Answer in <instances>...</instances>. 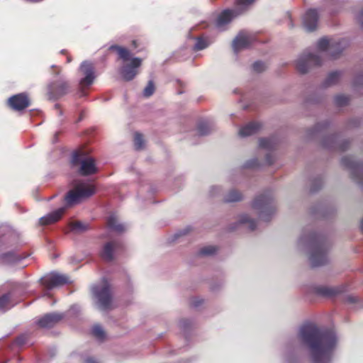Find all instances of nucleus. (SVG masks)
<instances>
[{
    "mask_svg": "<svg viewBox=\"0 0 363 363\" xmlns=\"http://www.w3.org/2000/svg\"><path fill=\"white\" fill-rule=\"evenodd\" d=\"M298 338L308 347L313 363H330L338 344L333 330H325L313 323H307L299 328Z\"/></svg>",
    "mask_w": 363,
    "mask_h": 363,
    "instance_id": "obj_1",
    "label": "nucleus"
},
{
    "mask_svg": "<svg viewBox=\"0 0 363 363\" xmlns=\"http://www.w3.org/2000/svg\"><path fill=\"white\" fill-rule=\"evenodd\" d=\"M348 45L343 38H323L317 43V50L305 52L296 60V67L301 73H306L314 67L322 64L325 59H336Z\"/></svg>",
    "mask_w": 363,
    "mask_h": 363,
    "instance_id": "obj_2",
    "label": "nucleus"
},
{
    "mask_svg": "<svg viewBox=\"0 0 363 363\" xmlns=\"http://www.w3.org/2000/svg\"><path fill=\"white\" fill-rule=\"evenodd\" d=\"M300 244H307L310 248V261L313 267L324 264L328 261L327 248L313 233L303 234L299 238Z\"/></svg>",
    "mask_w": 363,
    "mask_h": 363,
    "instance_id": "obj_3",
    "label": "nucleus"
},
{
    "mask_svg": "<svg viewBox=\"0 0 363 363\" xmlns=\"http://www.w3.org/2000/svg\"><path fill=\"white\" fill-rule=\"evenodd\" d=\"M110 49L116 50L119 57L123 60V65L120 69L122 78L125 81L133 79L139 73L142 60L138 57H131L130 51L125 48L114 45L111 46Z\"/></svg>",
    "mask_w": 363,
    "mask_h": 363,
    "instance_id": "obj_4",
    "label": "nucleus"
},
{
    "mask_svg": "<svg viewBox=\"0 0 363 363\" xmlns=\"http://www.w3.org/2000/svg\"><path fill=\"white\" fill-rule=\"evenodd\" d=\"M95 193L94 186L89 182H77L72 189L69 190L65 197L67 206L79 203Z\"/></svg>",
    "mask_w": 363,
    "mask_h": 363,
    "instance_id": "obj_5",
    "label": "nucleus"
},
{
    "mask_svg": "<svg viewBox=\"0 0 363 363\" xmlns=\"http://www.w3.org/2000/svg\"><path fill=\"white\" fill-rule=\"evenodd\" d=\"M72 163L79 167L78 170L82 175L94 174L98 171L96 160L84 150H79L73 153Z\"/></svg>",
    "mask_w": 363,
    "mask_h": 363,
    "instance_id": "obj_6",
    "label": "nucleus"
},
{
    "mask_svg": "<svg viewBox=\"0 0 363 363\" xmlns=\"http://www.w3.org/2000/svg\"><path fill=\"white\" fill-rule=\"evenodd\" d=\"M252 207L259 218L264 220H268L275 212L273 198L269 194L257 196L252 202Z\"/></svg>",
    "mask_w": 363,
    "mask_h": 363,
    "instance_id": "obj_7",
    "label": "nucleus"
},
{
    "mask_svg": "<svg viewBox=\"0 0 363 363\" xmlns=\"http://www.w3.org/2000/svg\"><path fill=\"white\" fill-rule=\"evenodd\" d=\"M92 293L95 303L99 310L106 311L112 308L110 287L106 283L94 286Z\"/></svg>",
    "mask_w": 363,
    "mask_h": 363,
    "instance_id": "obj_8",
    "label": "nucleus"
},
{
    "mask_svg": "<svg viewBox=\"0 0 363 363\" xmlns=\"http://www.w3.org/2000/svg\"><path fill=\"white\" fill-rule=\"evenodd\" d=\"M255 1V0H236L237 8L235 9L224 10L218 16L216 23H229L247 9Z\"/></svg>",
    "mask_w": 363,
    "mask_h": 363,
    "instance_id": "obj_9",
    "label": "nucleus"
},
{
    "mask_svg": "<svg viewBox=\"0 0 363 363\" xmlns=\"http://www.w3.org/2000/svg\"><path fill=\"white\" fill-rule=\"evenodd\" d=\"M79 75L81 89L89 87L96 78L94 65L89 62H83L79 67Z\"/></svg>",
    "mask_w": 363,
    "mask_h": 363,
    "instance_id": "obj_10",
    "label": "nucleus"
},
{
    "mask_svg": "<svg viewBox=\"0 0 363 363\" xmlns=\"http://www.w3.org/2000/svg\"><path fill=\"white\" fill-rule=\"evenodd\" d=\"M41 282L45 289L48 291L55 287L69 282L67 277L57 273H50L41 279Z\"/></svg>",
    "mask_w": 363,
    "mask_h": 363,
    "instance_id": "obj_11",
    "label": "nucleus"
},
{
    "mask_svg": "<svg viewBox=\"0 0 363 363\" xmlns=\"http://www.w3.org/2000/svg\"><path fill=\"white\" fill-rule=\"evenodd\" d=\"M252 36L246 31L240 32L233 41L232 47L235 54L247 48L252 43Z\"/></svg>",
    "mask_w": 363,
    "mask_h": 363,
    "instance_id": "obj_12",
    "label": "nucleus"
},
{
    "mask_svg": "<svg viewBox=\"0 0 363 363\" xmlns=\"http://www.w3.org/2000/svg\"><path fill=\"white\" fill-rule=\"evenodd\" d=\"M64 317L62 313H48L40 318L37 323L39 327L43 328H49L54 326L56 323H57L60 320H61Z\"/></svg>",
    "mask_w": 363,
    "mask_h": 363,
    "instance_id": "obj_13",
    "label": "nucleus"
},
{
    "mask_svg": "<svg viewBox=\"0 0 363 363\" xmlns=\"http://www.w3.org/2000/svg\"><path fill=\"white\" fill-rule=\"evenodd\" d=\"M9 106L16 111H21L27 108L29 104V99L25 94H18L11 96L9 99Z\"/></svg>",
    "mask_w": 363,
    "mask_h": 363,
    "instance_id": "obj_14",
    "label": "nucleus"
},
{
    "mask_svg": "<svg viewBox=\"0 0 363 363\" xmlns=\"http://www.w3.org/2000/svg\"><path fill=\"white\" fill-rule=\"evenodd\" d=\"M119 244L116 241L106 243L101 252V256L106 261H111L114 257V253L118 248Z\"/></svg>",
    "mask_w": 363,
    "mask_h": 363,
    "instance_id": "obj_15",
    "label": "nucleus"
},
{
    "mask_svg": "<svg viewBox=\"0 0 363 363\" xmlns=\"http://www.w3.org/2000/svg\"><path fill=\"white\" fill-rule=\"evenodd\" d=\"M65 211V208L63 207L47 214L40 219V224L49 225L57 222L60 219Z\"/></svg>",
    "mask_w": 363,
    "mask_h": 363,
    "instance_id": "obj_16",
    "label": "nucleus"
},
{
    "mask_svg": "<svg viewBox=\"0 0 363 363\" xmlns=\"http://www.w3.org/2000/svg\"><path fill=\"white\" fill-rule=\"evenodd\" d=\"M343 164L352 171V174L354 177H358L359 174L363 172V167L362 164L356 162L350 157H345L342 159Z\"/></svg>",
    "mask_w": 363,
    "mask_h": 363,
    "instance_id": "obj_17",
    "label": "nucleus"
},
{
    "mask_svg": "<svg viewBox=\"0 0 363 363\" xmlns=\"http://www.w3.org/2000/svg\"><path fill=\"white\" fill-rule=\"evenodd\" d=\"M260 128L261 125L259 123H249L240 129L239 134L242 137L249 136L255 133Z\"/></svg>",
    "mask_w": 363,
    "mask_h": 363,
    "instance_id": "obj_18",
    "label": "nucleus"
},
{
    "mask_svg": "<svg viewBox=\"0 0 363 363\" xmlns=\"http://www.w3.org/2000/svg\"><path fill=\"white\" fill-rule=\"evenodd\" d=\"M23 258L21 255H17L14 252H10L3 254L1 257V261L4 264H16L19 262Z\"/></svg>",
    "mask_w": 363,
    "mask_h": 363,
    "instance_id": "obj_19",
    "label": "nucleus"
},
{
    "mask_svg": "<svg viewBox=\"0 0 363 363\" xmlns=\"http://www.w3.org/2000/svg\"><path fill=\"white\" fill-rule=\"evenodd\" d=\"M107 223L111 230L118 233H121L125 229V226L119 223L118 219L116 216H109Z\"/></svg>",
    "mask_w": 363,
    "mask_h": 363,
    "instance_id": "obj_20",
    "label": "nucleus"
},
{
    "mask_svg": "<svg viewBox=\"0 0 363 363\" xmlns=\"http://www.w3.org/2000/svg\"><path fill=\"white\" fill-rule=\"evenodd\" d=\"M195 43L193 45V49L195 51L202 50L209 46L211 42L203 36H198L195 38Z\"/></svg>",
    "mask_w": 363,
    "mask_h": 363,
    "instance_id": "obj_21",
    "label": "nucleus"
},
{
    "mask_svg": "<svg viewBox=\"0 0 363 363\" xmlns=\"http://www.w3.org/2000/svg\"><path fill=\"white\" fill-rule=\"evenodd\" d=\"M239 222L241 224L245 225L250 230L255 229L257 225V222L247 213L240 216Z\"/></svg>",
    "mask_w": 363,
    "mask_h": 363,
    "instance_id": "obj_22",
    "label": "nucleus"
},
{
    "mask_svg": "<svg viewBox=\"0 0 363 363\" xmlns=\"http://www.w3.org/2000/svg\"><path fill=\"white\" fill-rule=\"evenodd\" d=\"M304 23H317L320 18V13L317 9H309L305 16Z\"/></svg>",
    "mask_w": 363,
    "mask_h": 363,
    "instance_id": "obj_23",
    "label": "nucleus"
},
{
    "mask_svg": "<svg viewBox=\"0 0 363 363\" xmlns=\"http://www.w3.org/2000/svg\"><path fill=\"white\" fill-rule=\"evenodd\" d=\"M67 87V86L65 83H61L59 85V89L55 91L54 90L53 85H50L48 87V94L50 97H57L62 96L65 93Z\"/></svg>",
    "mask_w": 363,
    "mask_h": 363,
    "instance_id": "obj_24",
    "label": "nucleus"
},
{
    "mask_svg": "<svg viewBox=\"0 0 363 363\" xmlns=\"http://www.w3.org/2000/svg\"><path fill=\"white\" fill-rule=\"evenodd\" d=\"M276 143L274 138H262L259 140V146L261 149L271 150L275 147Z\"/></svg>",
    "mask_w": 363,
    "mask_h": 363,
    "instance_id": "obj_25",
    "label": "nucleus"
},
{
    "mask_svg": "<svg viewBox=\"0 0 363 363\" xmlns=\"http://www.w3.org/2000/svg\"><path fill=\"white\" fill-rule=\"evenodd\" d=\"M340 78V73L339 72H333L328 74L324 82L325 86H330L335 84Z\"/></svg>",
    "mask_w": 363,
    "mask_h": 363,
    "instance_id": "obj_26",
    "label": "nucleus"
},
{
    "mask_svg": "<svg viewBox=\"0 0 363 363\" xmlns=\"http://www.w3.org/2000/svg\"><path fill=\"white\" fill-rule=\"evenodd\" d=\"M89 228V225L82 221H75L70 224V230L74 233H82Z\"/></svg>",
    "mask_w": 363,
    "mask_h": 363,
    "instance_id": "obj_27",
    "label": "nucleus"
},
{
    "mask_svg": "<svg viewBox=\"0 0 363 363\" xmlns=\"http://www.w3.org/2000/svg\"><path fill=\"white\" fill-rule=\"evenodd\" d=\"M241 199H242V194L236 190H231L224 197V200L226 202L238 201Z\"/></svg>",
    "mask_w": 363,
    "mask_h": 363,
    "instance_id": "obj_28",
    "label": "nucleus"
},
{
    "mask_svg": "<svg viewBox=\"0 0 363 363\" xmlns=\"http://www.w3.org/2000/svg\"><path fill=\"white\" fill-rule=\"evenodd\" d=\"M317 293L323 296H332L337 293V291L328 286H319L317 288Z\"/></svg>",
    "mask_w": 363,
    "mask_h": 363,
    "instance_id": "obj_29",
    "label": "nucleus"
},
{
    "mask_svg": "<svg viewBox=\"0 0 363 363\" xmlns=\"http://www.w3.org/2000/svg\"><path fill=\"white\" fill-rule=\"evenodd\" d=\"M92 334L99 340H102L105 337V333L100 325H94L92 328Z\"/></svg>",
    "mask_w": 363,
    "mask_h": 363,
    "instance_id": "obj_30",
    "label": "nucleus"
},
{
    "mask_svg": "<svg viewBox=\"0 0 363 363\" xmlns=\"http://www.w3.org/2000/svg\"><path fill=\"white\" fill-rule=\"evenodd\" d=\"M216 250L217 248L215 246L208 245L202 247L199 251V254L203 256L212 255L216 252Z\"/></svg>",
    "mask_w": 363,
    "mask_h": 363,
    "instance_id": "obj_31",
    "label": "nucleus"
},
{
    "mask_svg": "<svg viewBox=\"0 0 363 363\" xmlns=\"http://www.w3.org/2000/svg\"><path fill=\"white\" fill-rule=\"evenodd\" d=\"M154 91H155V85L152 83V82H149L143 90V95L145 97H149L151 95H152Z\"/></svg>",
    "mask_w": 363,
    "mask_h": 363,
    "instance_id": "obj_32",
    "label": "nucleus"
},
{
    "mask_svg": "<svg viewBox=\"0 0 363 363\" xmlns=\"http://www.w3.org/2000/svg\"><path fill=\"white\" fill-rule=\"evenodd\" d=\"M335 101L337 106H342L348 103L349 98L345 95L340 94L336 96Z\"/></svg>",
    "mask_w": 363,
    "mask_h": 363,
    "instance_id": "obj_33",
    "label": "nucleus"
},
{
    "mask_svg": "<svg viewBox=\"0 0 363 363\" xmlns=\"http://www.w3.org/2000/svg\"><path fill=\"white\" fill-rule=\"evenodd\" d=\"M143 135L140 133H135L134 136V144L135 146V148L139 150L143 148Z\"/></svg>",
    "mask_w": 363,
    "mask_h": 363,
    "instance_id": "obj_34",
    "label": "nucleus"
},
{
    "mask_svg": "<svg viewBox=\"0 0 363 363\" xmlns=\"http://www.w3.org/2000/svg\"><path fill=\"white\" fill-rule=\"evenodd\" d=\"M266 67V65L260 61L255 62L252 65L253 70L257 72H262Z\"/></svg>",
    "mask_w": 363,
    "mask_h": 363,
    "instance_id": "obj_35",
    "label": "nucleus"
},
{
    "mask_svg": "<svg viewBox=\"0 0 363 363\" xmlns=\"http://www.w3.org/2000/svg\"><path fill=\"white\" fill-rule=\"evenodd\" d=\"M303 30L306 32H313L318 28V24H302Z\"/></svg>",
    "mask_w": 363,
    "mask_h": 363,
    "instance_id": "obj_36",
    "label": "nucleus"
},
{
    "mask_svg": "<svg viewBox=\"0 0 363 363\" xmlns=\"http://www.w3.org/2000/svg\"><path fill=\"white\" fill-rule=\"evenodd\" d=\"M259 166L258 160L257 159H252L248 161L245 164L246 168H255Z\"/></svg>",
    "mask_w": 363,
    "mask_h": 363,
    "instance_id": "obj_37",
    "label": "nucleus"
},
{
    "mask_svg": "<svg viewBox=\"0 0 363 363\" xmlns=\"http://www.w3.org/2000/svg\"><path fill=\"white\" fill-rule=\"evenodd\" d=\"M215 25H216L215 30L217 32H223V31L227 30V27H226L227 24L219 23V24H215Z\"/></svg>",
    "mask_w": 363,
    "mask_h": 363,
    "instance_id": "obj_38",
    "label": "nucleus"
},
{
    "mask_svg": "<svg viewBox=\"0 0 363 363\" xmlns=\"http://www.w3.org/2000/svg\"><path fill=\"white\" fill-rule=\"evenodd\" d=\"M220 190L221 189L220 186H215L211 187L210 192L212 196H216L220 194Z\"/></svg>",
    "mask_w": 363,
    "mask_h": 363,
    "instance_id": "obj_39",
    "label": "nucleus"
},
{
    "mask_svg": "<svg viewBox=\"0 0 363 363\" xmlns=\"http://www.w3.org/2000/svg\"><path fill=\"white\" fill-rule=\"evenodd\" d=\"M198 132L201 135H205L208 133L207 127L205 128V129H203V127L201 125L199 126Z\"/></svg>",
    "mask_w": 363,
    "mask_h": 363,
    "instance_id": "obj_40",
    "label": "nucleus"
},
{
    "mask_svg": "<svg viewBox=\"0 0 363 363\" xmlns=\"http://www.w3.org/2000/svg\"><path fill=\"white\" fill-rule=\"evenodd\" d=\"M266 162L267 164H272L273 162V160L272 159L271 155L268 154L266 157Z\"/></svg>",
    "mask_w": 363,
    "mask_h": 363,
    "instance_id": "obj_41",
    "label": "nucleus"
},
{
    "mask_svg": "<svg viewBox=\"0 0 363 363\" xmlns=\"http://www.w3.org/2000/svg\"><path fill=\"white\" fill-rule=\"evenodd\" d=\"M85 363H99L94 359L89 357L86 359Z\"/></svg>",
    "mask_w": 363,
    "mask_h": 363,
    "instance_id": "obj_42",
    "label": "nucleus"
},
{
    "mask_svg": "<svg viewBox=\"0 0 363 363\" xmlns=\"http://www.w3.org/2000/svg\"><path fill=\"white\" fill-rule=\"evenodd\" d=\"M348 301L351 303H354L357 301V298L353 297V296H350V297H348Z\"/></svg>",
    "mask_w": 363,
    "mask_h": 363,
    "instance_id": "obj_43",
    "label": "nucleus"
},
{
    "mask_svg": "<svg viewBox=\"0 0 363 363\" xmlns=\"http://www.w3.org/2000/svg\"><path fill=\"white\" fill-rule=\"evenodd\" d=\"M359 18L360 21L359 23H363V9L359 13Z\"/></svg>",
    "mask_w": 363,
    "mask_h": 363,
    "instance_id": "obj_44",
    "label": "nucleus"
},
{
    "mask_svg": "<svg viewBox=\"0 0 363 363\" xmlns=\"http://www.w3.org/2000/svg\"><path fill=\"white\" fill-rule=\"evenodd\" d=\"M202 303V300H199V301H196L194 303V305L195 306H198L199 305H200L201 303Z\"/></svg>",
    "mask_w": 363,
    "mask_h": 363,
    "instance_id": "obj_45",
    "label": "nucleus"
},
{
    "mask_svg": "<svg viewBox=\"0 0 363 363\" xmlns=\"http://www.w3.org/2000/svg\"><path fill=\"white\" fill-rule=\"evenodd\" d=\"M361 228H362V230H363V219L362 220V222H361Z\"/></svg>",
    "mask_w": 363,
    "mask_h": 363,
    "instance_id": "obj_46",
    "label": "nucleus"
},
{
    "mask_svg": "<svg viewBox=\"0 0 363 363\" xmlns=\"http://www.w3.org/2000/svg\"><path fill=\"white\" fill-rule=\"evenodd\" d=\"M71 62V58L69 57H67V62Z\"/></svg>",
    "mask_w": 363,
    "mask_h": 363,
    "instance_id": "obj_47",
    "label": "nucleus"
},
{
    "mask_svg": "<svg viewBox=\"0 0 363 363\" xmlns=\"http://www.w3.org/2000/svg\"><path fill=\"white\" fill-rule=\"evenodd\" d=\"M44 296H49V294H48V292H45V293L44 294Z\"/></svg>",
    "mask_w": 363,
    "mask_h": 363,
    "instance_id": "obj_48",
    "label": "nucleus"
},
{
    "mask_svg": "<svg viewBox=\"0 0 363 363\" xmlns=\"http://www.w3.org/2000/svg\"><path fill=\"white\" fill-rule=\"evenodd\" d=\"M133 45L135 47H136V42L135 41H133Z\"/></svg>",
    "mask_w": 363,
    "mask_h": 363,
    "instance_id": "obj_49",
    "label": "nucleus"
},
{
    "mask_svg": "<svg viewBox=\"0 0 363 363\" xmlns=\"http://www.w3.org/2000/svg\"><path fill=\"white\" fill-rule=\"evenodd\" d=\"M176 236H177V237H179V236H180L179 233H177V234H176Z\"/></svg>",
    "mask_w": 363,
    "mask_h": 363,
    "instance_id": "obj_50",
    "label": "nucleus"
}]
</instances>
